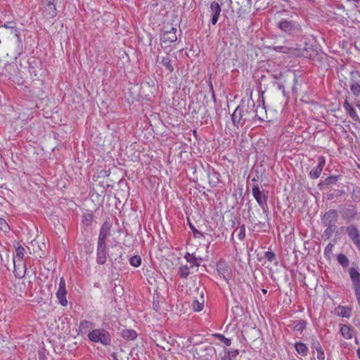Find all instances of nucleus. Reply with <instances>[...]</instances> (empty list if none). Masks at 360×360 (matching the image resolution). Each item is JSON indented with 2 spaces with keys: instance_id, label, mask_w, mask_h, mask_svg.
<instances>
[{
  "instance_id": "obj_1",
  "label": "nucleus",
  "mask_w": 360,
  "mask_h": 360,
  "mask_svg": "<svg viewBox=\"0 0 360 360\" xmlns=\"http://www.w3.org/2000/svg\"><path fill=\"white\" fill-rule=\"evenodd\" d=\"M274 50L288 54L290 56L293 57H304L309 59H314L318 56V51L316 46L308 43L307 41H304V44H295L276 46L274 47Z\"/></svg>"
},
{
  "instance_id": "obj_2",
  "label": "nucleus",
  "mask_w": 360,
  "mask_h": 360,
  "mask_svg": "<svg viewBox=\"0 0 360 360\" xmlns=\"http://www.w3.org/2000/svg\"><path fill=\"white\" fill-rule=\"evenodd\" d=\"M276 26L282 36L288 38L284 45L291 46L294 44L292 41H297L302 36L303 29L301 25L292 19L282 18L277 22Z\"/></svg>"
},
{
  "instance_id": "obj_3",
  "label": "nucleus",
  "mask_w": 360,
  "mask_h": 360,
  "mask_svg": "<svg viewBox=\"0 0 360 360\" xmlns=\"http://www.w3.org/2000/svg\"><path fill=\"white\" fill-rule=\"evenodd\" d=\"M257 116V111L254 109L249 110L248 105L246 106L244 101L236 107L231 115V121L233 124L239 129L242 127L246 122L254 120Z\"/></svg>"
},
{
  "instance_id": "obj_4",
  "label": "nucleus",
  "mask_w": 360,
  "mask_h": 360,
  "mask_svg": "<svg viewBox=\"0 0 360 360\" xmlns=\"http://www.w3.org/2000/svg\"><path fill=\"white\" fill-rule=\"evenodd\" d=\"M338 220V212L335 209H330L327 211L321 218V222L325 231L323 233L322 238L325 240L329 239L336 229V224Z\"/></svg>"
},
{
  "instance_id": "obj_5",
  "label": "nucleus",
  "mask_w": 360,
  "mask_h": 360,
  "mask_svg": "<svg viewBox=\"0 0 360 360\" xmlns=\"http://www.w3.org/2000/svg\"><path fill=\"white\" fill-rule=\"evenodd\" d=\"M88 338L93 342H99L103 346H110L112 343V336L109 331L104 328L92 330L88 334Z\"/></svg>"
},
{
  "instance_id": "obj_6",
  "label": "nucleus",
  "mask_w": 360,
  "mask_h": 360,
  "mask_svg": "<svg viewBox=\"0 0 360 360\" xmlns=\"http://www.w3.org/2000/svg\"><path fill=\"white\" fill-rule=\"evenodd\" d=\"M112 224L110 219H107L101 225L98 239V247L97 248H108L110 246L112 247V245L108 243V238L110 236V229Z\"/></svg>"
},
{
  "instance_id": "obj_7",
  "label": "nucleus",
  "mask_w": 360,
  "mask_h": 360,
  "mask_svg": "<svg viewBox=\"0 0 360 360\" xmlns=\"http://www.w3.org/2000/svg\"><path fill=\"white\" fill-rule=\"evenodd\" d=\"M341 208L339 210V213L341 215L342 220L345 221L347 223H350L356 219L358 215L357 207L354 204H346L344 205H340Z\"/></svg>"
},
{
  "instance_id": "obj_8",
  "label": "nucleus",
  "mask_w": 360,
  "mask_h": 360,
  "mask_svg": "<svg viewBox=\"0 0 360 360\" xmlns=\"http://www.w3.org/2000/svg\"><path fill=\"white\" fill-rule=\"evenodd\" d=\"M94 220V215L92 211L85 210L82 215L81 231L85 237H89L91 233V225Z\"/></svg>"
},
{
  "instance_id": "obj_9",
  "label": "nucleus",
  "mask_w": 360,
  "mask_h": 360,
  "mask_svg": "<svg viewBox=\"0 0 360 360\" xmlns=\"http://www.w3.org/2000/svg\"><path fill=\"white\" fill-rule=\"evenodd\" d=\"M252 195L257 202L263 210L264 213L268 212L267 199L269 195L268 191H261L258 185H254L252 187Z\"/></svg>"
},
{
  "instance_id": "obj_10",
  "label": "nucleus",
  "mask_w": 360,
  "mask_h": 360,
  "mask_svg": "<svg viewBox=\"0 0 360 360\" xmlns=\"http://www.w3.org/2000/svg\"><path fill=\"white\" fill-rule=\"evenodd\" d=\"M233 11H235L238 17L248 14L251 10V0H230Z\"/></svg>"
},
{
  "instance_id": "obj_11",
  "label": "nucleus",
  "mask_w": 360,
  "mask_h": 360,
  "mask_svg": "<svg viewBox=\"0 0 360 360\" xmlns=\"http://www.w3.org/2000/svg\"><path fill=\"white\" fill-rule=\"evenodd\" d=\"M345 232L349 239L356 248H360V231L357 225L349 224L345 226Z\"/></svg>"
},
{
  "instance_id": "obj_12",
  "label": "nucleus",
  "mask_w": 360,
  "mask_h": 360,
  "mask_svg": "<svg viewBox=\"0 0 360 360\" xmlns=\"http://www.w3.org/2000/svg\"><path fill=\"white\" fill-rule=\"evenodd\" d=\"M349 88L352 94L358 97L360 96V72L352 71L349 78Z\"/></svg>"
},
{
  "instance_id": "obj_13",
  "label": "nucleus",
  "mask_w": 360,
  "mask_h": 360,
  "mask_svg": "<svg viewBox=\"0 0 360 360\" xmlns=\"http://www.w3.org/2000/svg\"><path fill=\"white\" fill-rule=\"evenodd\" d=\"M176 31V27H171L167 28V27L165 26L162 30V34L160 37L161 41L165 44L175 42L177 40Z\"/></svg>"
},
{
  "instance_id": "obj_14",
  "label": "nucleus",
  "mask_w": 360,
  "mask_h": 360,
  "mask_svg": "<svg viewBox=\"0 0 360 360\" xmlns=\"http://www.w3.org/2000/svg\"><path fill=\"white\" fill-rule=\"evenodd\" d=\"M68 291L65 287V280L63 277L60 279L58 290L56 292V297L58 300L59 303L62 306H66L68 304V300L66 299V295Z\"/></svg>"
},
{
  "instance_id": "obj_15",
  "label": "nucleus",
  "mask_w": 360,
  "mask_h": 360,
  "mask_svg": "<svg viewBox=\"0 0 360 360\" xmlns=\"http://www.w3.org/2000/svg\"><path fill=\"white\" fill-rule=\"evenodd\" d=\"M252 291L249 283H243L239 281L232 289V293H237L240 299L246 298L249 292Z\"/></svg>"
},
{
  "instance_id": "obj_16",
  "label": "nucleus",
  "mask_w": 360,
  "mask_h": 360,
  "mask_svg": "<svg viewBox=\"0 0 360 360\" xmlns=\"http://www.w3.org/2000/svg\"><path fill=\"white\" fill-rule=\"evenodd\" d=\"M217 270L224 280L229 281L231 277L230 266L223 260H219L217 264Z\"/></svg>"
},
{
  "instance_id": "obj_17",
  "label": "nucleus",
  "mask_w": 360,
  "mask_h": 360,
  "mask_svg": "<svg viewBox=\"0 0 360 360\" xmlns=\"http://www.w3.org/2000/svg\"><path fill=\"white\" fill-rule=\"evenodd\" d=\"M326 165V158L324 156H319L318 158V165L313 168L309 173V176L311 179H318Z\"/></svg>"
},
{
  "instance_id": "obj_18",
  "label": "nucleus",
  "mask_w": 360,
  "mask_h": 360,
  "mask_svg": "<svg viewBox=\"0 0 360 360\" xmlns=\"http://www.w3.org/2000/svg\"><path fill=\"white\" fill-rule=\"evenodd\" d=\"M195 351L200 358H202L205 360H210L215 354V349L211 345L202 347L200 349V352H197V349Z\"/></svg>"
},
{
  "instance_id": "obj_19",
  "label": "nucleus",
  "mask_w": 360,
  "mask_h": 360,
  "mask_svg": "<svg viewBox=\"0 0 360 360\" xmlns=\"http://www.w3.org/2000/svg\"><path fill=\"white\" fill-rule=\"evenodd\" d=\"M210 8L212 13L211 22L212 25H216L221 11V6L218 2L213 1L210 4Z\"/></svg>"
},
{
  "instance_id": "obj_20",
  "label": "nucleus",
  "mask_w": 360,
  "mask_h": 360,
  "mask_svg": "<svg viewBox=\"0 0 360 360\" xmlns=\"http://www.w3.org/2000/svg\"><path fill=\"white\" fill-rule=\"evenodd\" d=\"M57 13L56 4H46L43 14L46 18H53L57 15Z\"/></svg>"
},
{
  "instance_id": "obj_21",
  "label": "nucleus",
  "mask_w": 360,
  "mask_h": 360,
  "mask_svg": "<svg viewBox=\"0 0 360 360\" xmlns=\"http://www.w3.org/2000/svg\"><path fill=\"white\" fill-rule=\"evenodd\" d=\"M343 108L354 121L360 120L355 109L349 104L347 99L343 103Z\"/></svg>"
},
{
  "instance_id": "obj_22",
  "label": "nucleus",
  "mask_w": 360,
  "mask_h": 360,
  "mask_svg": "<svg viewBox=\"0 0 360 360\" xmlns=\"http://www.w3.org/2000/svg\"><path fill=\"white\" fill-rule=\"evenodd\" d=\"M349 275L353 283L354 289L360 288V274L354 268H351Z\"/></svg>"
},
{
  "instance_id": "obj_23",
  "label": "nucleus",
  "mask_w": 360,
  "mask_h": 360,
  "mask_svg": "<svg viewBox=\"0 0 360 360\" xmlns=\"http://www.w3.org/2000/svg\"><path fill=\"white\" fill-rule=\"evenodd\" d=\"M352 309L348 307L338 306L335 309V314L342 317L349 318L351 315Z\"/></svg>"
},
{
  "instance_id": "obj_24",
  "label": "nucleus",
  "mask_w": 360,
  "mask_h": 360,
  "mask_svg": "<svg viewBox=\"0 0 360 360\" xmlns=\"http://www.w3.org/2000/svg\"><path fill=\"white\" fill-rule=\"evenodd\" d=\"M121 336L127 340H134L137 338V333L134 330L125 329L122 331Z\"/></svg>"
},
{
  "instance_id": "obj_25",
  "label": "nucleus",
  "mask_w": 360,
  "mask_h": 360,
  "mask_svg": "<svg viewBox=\"0 0 360 360\" xmlns=\"http://www.w3.org/2000/svg\"><path fill=\"white\" fill-rule=\"evenodd\" d=\"M295 348L296 352L303 356H306L308 354V347L304 343L302 342H295Z\"/></svg>"
},
{
  "instance_id": "obj_26",
  "label": "nucleus",
  "mask_w": 360,
  "mask_h": 360,
  "mask_svg": "<svg viewBox=\"0 0 360 360\" xmlns=\"http://www.w3.org/2000/svg\"><path fill=\"white\" fill-rule=\"evenodd\" d=\"M94 323L87 321V320H83L79 323V333H86L87 330H89L91 328H93Z\"/></svg>"
},
{
  "instance_id": "obj_27",
  "label": "nucleus",
  "mask_w": 360,
  "mask_h": 360,
  "mask_svg": "<svg viewBox=\"0 0 360 360\" xmlns=\"http://www.w3.org/2000/svg\"><path fill=\"white\" fill-rule=\"evenodd\" d=\"M340 333L345 339H351L353 335V329L350 326L342 325Z\"/></svg>"
},
{
  "instance_id": "obj_28",
  "label": "nucleus",
  "mask_w": 360,
  "mask_h": 360,
  "mask_svg": "<svg viewBox=\"0 0 360 360\" xmlns=\"http://www.w3.org/2000/svg\"><path fill=\"white\" fill-rule=\"evenodd\" d=\"M341 179L340 175H330L326 178L320 185L328 186L331 184H336L338 180Z\"/></svg>"
},
{
  "instance_id": "obj_29",
  "label": "nucleus",
  "mask_w": 360,
  "mask_h": 360,
  "mask_svg": "<svg viewBox=\"0 0 360 360\" xmlns=\"http://www.w3.org/2000/svg\"><path fill=\"white\" fill-rule=\"evenodd\" d=\"M106 249H98L96 262L99 264H103L106 262Z\"/></svg>"
},
{
  "instance_id": "obj_30",
  "label": "nucleus",
  "mask_w": 360,
  "mask_h": 360,
  "mask_svg": "<svg viewBox=\"0 0 360 360\" xmlns=\"http://www.w3.org/2000/svg\"><path fill=\"white\" fill-rule=\"evenodd\" d=\"M307 326V321L304 320H299L293 322V330L295 331L302 332Z\"/></svg>"
},
{
  "instance_id": "obj_31",
  "label": "nucleus",
  "mask_w": 360,
  "mask_h": 360,
  "mask_svg": "<svg viewBox=\"0 0 360 360\" xmlns=\"http://www.w3.org/2000/svg\"><path fill=\"white\" fill-rule=\"evenodd\" d=\"M161 64L165 67V68L169 72H174V67L172 64V60L169 58V56H165L162 58Z\"/></svg>"
},
{
  "instance_id": "obj_32",
  "label": "nucleus",
  "mask_w": 360,
  "mask_h": 360,
  "mask_svg": "<svg viewBox=\"0 0 360 360\" xmlns=\"http://www.w3.org/2000/svg\"><path fill=\"white\" fill-rule=\"evenodd\" d=\"M187 221H188V226L191 229V230L192 231L193 233V236L195 238H202V237H204V233L201 231H199L195 227V226L191 222L189 218H187Z\"/></svg>"
},
{
  "instance_id": "obj_33",
  "label": "nucleus",
  "mask_w": 360,
  "mask_h": 360,
  "mask_svg": "<svg viewBox=\"0 0 360 360\" xmlns=\"http://www.w3.org/2000/svg\"><path fill=\"white\" fill-rule=\"evenodd\" d=\"M338 263L344 268L347 267L349 264L348 258L343 254H340L337 257Z\"/></svg>"
},
{
  "instance_id": "obj_34",
  "label": "nucleus",
  "mask_w": 360,
  "mask_h": 360,
  "mask_svg": "<svg viewBox=\"0 0 360 360\" xmlns=\"http://www.w3.org/2000/svg\"><path fill=\"white\" fill-rule=\"evenodd\" d=\"M179 276L182 278H186L190 274L189 268L187 266H181L179 271Z\"/></svg>"
},
{
  "instance_id": "obj_35",
  "label": "nucleus",
  "mask_w": 360,
  "mask_h": 360,
  "mask_svg": "<svg viewBox=\"0 0 360 360\" xmlns=\"http://www.w3.org/2000/svg\"><path fill=\"white\" fill-rule=\"evenodd\" d=\"M215 338H218L221 342H224L226 346H230L231 345V340L229 338H226L224 335L220 333H215L213 335Z\"/></svg>"
},
{
  "instance_id": "obj_36",
  "label": "nucleus",
  "mask_w": 360,
  "mask_h": 360,
  "mask_svg": "<svg viewBox=\"0 0 360 360\" xmlns=\"http://www.w3.org/2000/svg\"><path fill=\"white\" fill-rule=\"evenodd\" d=\"M129 263L131 266H139L141 265V258L140 256L139 255H134V256H132L130 259H129Z\"/></svg>"
},
{
  "instance_id": "obj_37",
  "label": "nucleus",
  "mask_w": 360,
  "mask_h": 360,
  "mask_svg": "<svg viewBox=\"0 0 360 360\" xmlns=\"http://www.w3.org/2000/svg\"><path fill=\"white\" fill-rule=\"evenodd\" d=\"M1 27H5L6 29H11L14 30L15 35L18 37H19V32L17 30L15 27V22H8L5 23L4 25H1Z\"/></svg>"
},
{
  "instance_id": "obj_38",
  "label": "nucleus",
  "mask_w": 360,
  "mask_h": 360,
  "mask_svg": "<svg viewBox=\"0 0 360 360\" xmlns=\"http://www.w3.org/2000/svg\"><path fill=\"white\" fill-rule=\"evenodd\" d=\"M352 200L356 202H360V188L355 186L352 192Z\"/></svg>"
},
{
  "instance_id": "obj_39",
  "label": "nucleus",
  "mask_w": 360,
  "mask_h": 360,
  "mask_svg": "<svg viewBox=\"0 0 360 360\" xmlns=\"http://www.w3.org/2000/svg\"><path fill=\"white\" fill-rule=\"evenodd\" d=\"M345 231V226L338 227V226H336V229L334 231V233H335L334 240L340 239Z\"/></svg>"
},
{
  "instance_id": "obj_40",
  "label": "nucleus",
  "mask_w": 360,
  "mask_h": 360,
  "mask_svg": "<svg viewBox=\"0 0 360 360\" xmlns=\"http://www.w3.org/2000/svg\"><path fill=\"white\" fill-rule=\"evenodd\" d=\"M192 307H193V309L195 311H200L203 309L204 304H203V302H200L198 300H195L193 302Z\"/></svg>"
},
{
  "instance_id": "obj_41",
  "label": "nucleus",
  "mask_w": 360,
  "mask_h": 360,
  "mask_svg": "<svg viewBox=\"0 0 360 360\" xmlns=\"http://www.w3.org/2000/svg\"><path fill=\"white\" fill-rule=\"evenodd\" d=\"M25 272H26V266H25V263H23V267L21 270L18 271L16 269V267L15 266L14 274L16 278H22L25 276Z\"/></svg>"
},
{
  "instance_id": "obj_42",
  "label": "nucleus",
  "mask_w": 360,
  "mask_h": 360,
  "mask_svg": "<svg viewBox=\"0 0 360 360\" xmlns=\"http://www.w3.org/2000/svg\"><path fill=\"white\" fill-rule=\"evenodd\" d=\"M309 339L311 341V348L318 349L321 347L320 342L315 336H311Z\"/></svg>"
},
{
  "instance_id": "obj_43",
  "label": "nucleus",
  "mask_w": 360,
  "mask_h": 360,
  "mask_svg": "<svg viewBox=\"0 0 360 360\" xmlns=\"http://www.w3.org/2000/svg\"><path fill=\"white\" fill-rule=\"evenodd\" d=\"M0 229L5 233L10 230L8 223L3 218H0Z\"/></svg>"
},
{
  "instance_id": "obj_44",
  "label": "nucleus",
  "mask_w": 360,
  "mask_h": 360,
  "mask_svg": "<svg viewBox=\"0 0 360 360\" xmlns=\"http://www.w3.org/2000/svg\"><path fill=\"white\" fill-rule=\"evenodd\" d=\"M25 250V249H16V255L14 258V264L15 263V258L22 262V259L24 257Z\"/></svg>"
},
{
  "instance_id": "obj_45",
  "label": "nucleus",
  "mask_w": 360,
  "mask_h": 360,
  "mask_svg": "<svg viewBox=\"0 0 360 360\" xmlns=\"http://www.w3.org/2000/svg\"><path fill=\"white\" fill-rule=\"evenodd\" d=\"M264 256L267 259V260L269 261V262L273 261L275 259V257H276V255H275L274 252H273L271 251L266 252L265 254H264Z\"/></svg>"
},
{
  "instance_id": "obj_46",
  "label": "nucleus",
  "mask_w": 360,
  "mask_h": 360,
  "mask_svg": "<svg viewBox=\"0 0 360 360\" xmlns=\"http://www.w3.org/2000/svg\"><path fill=\"white\" fill-rule=\"evenodd\" d=\"M245 224H243L240 226L238 238L242 240L245 238Z\"/></svg>"
},
{
  "instance_id": "obj_47",
  "label": "nucleus",
  "mask_w": 360,
  "mask_h": 360,
  "mask_svg": "<svg viewBox=\"0 0 360 360\" xmlns=\"http://www.w3.org/2000/svg\"><path fill=\"white\" fill-rule=\"evenodd\" d=\"M316 352H317V359L319 360H324L325 359V354H324V352L322 349V347L318 349H316Z\"/></svg>"
},
{
  "instance_id": "obj_48",
  "label": "nucleus",
  "mask_w": 360,
  "mask_h": 360,
  "mask_svg": "<svg viewBox=\"0 0 360 360\" xmlns=\"http://www.w3.org/2000/svg\"><path fill=\"white\" fill-rule=\"evenodd\" d=\"M212 176L217 179V181H214L213 184H212V187L216 186L217 184L219 181V178L220 176V174L214 170H213L212 173Z\"/></svg>"
},
{
  "instance_id": "obj_49",
  "label": "nucleus",
  "mask_w": 360,
  "mask_h": 360,
  "mask_svg": "<svg viewBox=\"0 0 360 360\" xmlns=\"http://www.w3.org/2000/svg\"><path fill=\"white\" fill-rule=\"evenodd\" d=\"M238 354V349H233L231 351H227V355L230 356L231 358H234Z\"/></svg>"
},
{
  "instance_id": "obj_50",
  "label": "nucleus",
  "mask_w": 360,
  "mask_h": 360,
  "mask_svg": "<svg viewBox=\"0 0 360 360\" xmlns=\"http://www.w3.org/2000/svg\"><path fill=\"white\" fill-rule=\"evenodd\" d=\"M293 85L292 86V91L293 93H296L297 92V88H296V85L297 84V77L295 75H293Z\"/></svg>"
},
{
  "instance_id": "obj_51",
  "label": "nucleus",
  "mask_w": 360,
  "mask_h": 360,
  "mask_svg": "<svg viewBox=\"0 0 360 360\" xmlns=\"http://www.w3.org/2000/svg\"><path fill=\"white\" fill-rule=\"evenodd\" d=\"M284 82L280 81L278 82V88L283 91V95H285Z\"/></svg>"
},
{
  "instance_id": "obj_52",
  "label": "nucleus",
  "mask_w": 360,
  "mask_h": 360,
  "mask_svg": "<svg viewBox=\"0 0 360 360\" xmlns=\"http://www.w3.org/2000/svg\"><path fill=\"white\" fill-rule=\"evenodd\" d=\"M210 91L212 93V98L213 99V101L214 103H216L217 101V98H216V96H215V94H214V88H213V85L212 84V82H210Z\"/></svg>"
},
{
  "instance_id": "obj_53",
  "label": "nucleus",
  "mask_w": 360,
  "mask_h": 360,
  "mask_svg": "<svg viewBox=\"0 0 360 360\" xmlns=\"http://www.w3.org/2000/svg\"><path fill=\"white\" fill-rule=\"evenodd\" d=\"M354 292L358 303L360 305V288L354 289Z\"/></svg>"
},
{
  "instance_id": "obj_54",
  "label": "nucleus",
  "mask_w": 360,
  "mask_h": 360,
  "mask_svg": "<svg viewBox=\"0 0 360 360\" xmlns=\"http://www.w3.org/2000/svg\"><path fill=\"white\" fill-rule=\"evenodd\" d=\"M186 259L188 262H191L195 258L193 255H191L190 254L187 253V255H186Z\"/></svg>"
},
{
  "instance_id": "obj_55",
  "label": "nucleus",
  "mask_w": 360,
  "mask_h": 360,
  "mask_svg": "<svg viewBox=\"0 0 360 360\" xmlns=\"http://www.w3.org/2000/svg\"><path fill=\"white\" fill-rule=\"evenodd\" d=\"M345 195V191L344 190H342V189L338 190V193H337L336 197L342 196V195Z\"/></svg>"
},
{
  "instance_id": "obj_56",
  "label": "nucleus",
  "mask_w": 360,
  "mask_h": 360,
  "mask_svg": "<svg viewBox=\"0 0 360 360\" xmlns=\"http://www.w3.org/2000/svg\"><path fill=\"white\" fill-rule=\"evenodd\" d=\"M335 196H336V195H335L334 193H328V194L327 195V198H328V200H333V199L335 198Z\"/></svg>"
},
{
  "instance_id": "obj_57",
  "label": "nucleus",
  "mask_w": 360,
  "mask_h": 360,
  "mask_svg": "<svg viewBox=\"0 0 360 360\" xmlns=\"http://www.w3.org/2000/svg\"><path fill=\"white\" fill-rule=\"evenodd\" d=\"M348 1H353L356 7L360 6V0H347Z\"/></svg>"
},
{
  "instance_id": "obj_58",
  "label": "nucleus",
  "mask_w": 360,
  "mask_h": 360,
  "mask_svg": "<svg viewBox=\"0 0 360 360\" xmlns=\"http://www.w3.org/2000/svg\"><path fill=\"white\" fill-rule=\"evenodd\" d=\"M39 360H47V358L43 354H39Z\"/></svg>"
},
{
  "instance_id": "obj_59",
  "label": "nucleus",
  "mask_w": 360,
  "mask_h": 360,
  "mask_svg": "<svg viewBox=\"0 0 360 360\" xmlns=\"http://www.w3.org/2000/svg\"><path fill=\"white\" fill-rule=\"evenodd\" d=\"M221 360H232L230 356L225 355L221 358Z\"/></svg>"
},
{
  "instance_id": "obj_60",
  "label": "nucleus",
  "mask_w": 360,
  "mask_h": 360,
  "mask_svg": "<svg viewBox=\"0 0 360 360\" xmlns=\"http://www.w3.org/2000/svg\"><path fill=\"white\" fill-rule=\"evenodd\" d=\"M55 0H46V4H55Z\"/></svg>"
},
{
  "instance_id": "obj_61",
  "label": "nucleus",
  "mask_w": 360,
  "mask_h": 360,
  "mask_svg": "<svg viewBox=\"0 0 360 360\" xmlns=\"http://www.w3.org/2000/svg\"><path fill=\"white\" fill-rule=\"evenodd\" d=\"M356 353H357V356L360 359V348H359L356 351Z\"/></svg>"
},
{
  "instance_id": "obj_62",
  "label": "nucleus",
  "mask_w": 360,
  "mask_h": 360,
  "mask_svg": "<svg viewBox=\"0 0 360 360\" xmlns=\"http://www.w3.org/2000/svg\"><path fill=\"white\" fill-rule=\"evenodd\" d=\"M332 249L330 248H328V249H325V252L326 253H329L330 251H331Z\"/></svg>"
},
{
  "instance_id": "obj_63",
  "label": "nucleus",
  "mask_w": 360,
  "mask_h": 360,
  "mask_svg": "<svg viewBox=\"0 0 360 360\" xmlns=\"http://www.w3.org/2000/svg\"><path fill=\"white\" fill-rule=\"evenodd\" d=\"M333 244H331V243H329V244L326 246V248H333Z\"/></svg>"
},
{
  "instance_id": "obj_64",
  "label": "nucleus",
  "mask_w": 360,
  "mask_h": 360,
  "mask_svg": "<svg viewBox=\"0 0 360 360\" xmlns=\"http://www.w3.org/2000/svg\"><path fill=\"white\" fill-rule=\"evenodd\" d=\"M192 340H193V338H189L188 339V340H187V341H188V342L191 343V342H192Z\"/></svg>"
}]
</instances>
